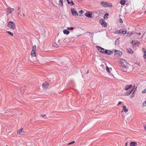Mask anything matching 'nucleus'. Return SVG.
<instances>
[{
  "label": "nucleus",
  "mask_w": 146,
  "mask_h": 146,
  "mask_svg": "<svg viewBox=\"0 0 146 146\" xmlns=\"http://www.w3.org/2000/svg\"><path fill=\"white\" fill-rule=\"evenodd\" d=\"M120 69L123 72H126L127 70V68L129 65L127 61L125 60L121 59L120 61Z\"/></svg>",
  "instance_id": "f257e3e1"
},
{
  "label": "nucleus",
  "mask_w": 146,
  "mask_h": 146,
  "mask_svg": "<svg viewBox=\"0 0 146 146\" xmlns=\"http://www.w3.org/2000/svg\"><path fill=\"white\" fill-rule=\"evenodd\" d=\"M7 26L13 30H14L16 28L15 24L13 21H9L8 23Z\"/></svg>",
  "instance_id": "f03ea898"
},
{
  "label": "nucleus",
  "mask_w": 146,
  "mask_h": 146,
  "mask_svg": "<svg viewBox=\"0 0 146 146\" xmlns=\"http://www.w3.org/2000/svg\"><path fill=\"white\" fill-rule=\"evenodd\" d=\"M101 4L103 7H112L111 3H108L104 1H102L101 2Z\"/></svg>",
  "instance_id": "7ed1b4c3"
},
{
  "label": "nucleus",
  "mask_w": 146,
  "mask_h": 146,
  "mask_svg": "<svg viewBox=\"0 0 146 146\" xmlns=\"http://www.w3.org/2000/svg\"><path fill=\"white\" fill-rule=\"evenodd\" d=\"M96 47L100 52L103 54H105V51L106 49H105L101 47L98 46H97Z\"/></svg>",
  "instance_id": "20e7f679"
},
{
  "label": "nucleus",
  "mask_w": 146,
  "mask_h": 146,
  "mask_svg": "<svg viewBox=\"0 0 146 146\" xmlns=\"http://www.w3.org/2000/svg\"><path fill=\"white\" fill-rule=\"evenodd\" d=\"M99 23L101 24L102 26L104 27H106L107 26V25L106 22H105V20L102 19L99 22Z\"/></svg>",
  "instance_id": "39448f33"
},
{
  "label": "nucleus",
  "mask_w": 146,
  "mask_h": 146,
  "mask_svg": "<svg viewBox=\"0 0 146 146\" xmlns=\"http://www.w3.org/2000/svg\"><path fill=\"white\" fill-rule=\"evenodd\" d=\"M14 10V9L11 7H8L6 9V12L7 15H8L9 14H11Z\"/></svg>",
  "instance_id": "423d86ee"
},
{
  "label": "nucleus",
  "mask_w": 146,
  "mask_h": 146,
  "mask_svg": "<svg viewBox=\"0 0 146 146\" xmlns=\"http://www.w3.org/2000/svg\"><path fill=\"white\" fill-rule=\"evenodd\" d=\"M72 14L74 16H78V15L77 12L74 9H72L71 10Z\"/></svg>",
  "instance_id": "0eeeda50"
},
{
  "label": "nucleus",
  "mask_w": 146,
  "mask_h": 146,
  "mask_svg": "<svg viewBox=\"0 0 146 146\" xmlns=\"http://www.w3.org/2000/svg\"><path fill=\"white\" fill-rule=\"evenodd\" d=\"M60 39L56 43L54 42L53 43V45L54 47H59V45H60L61 43L60 42Z\"/></svg>",
  "instance_id": "6e6552de"
},
{
  "label": "nucleus",
  "mask_w": 146,
  "mask_h": 146,
  "mask_svg": "<svg viewBox=\"0 0 146 146\" xmlns=\"http://www.w3.org/2000/svg\"><path fill=\"white\" fill-rule=\"evenodd\" d=\"M48 85L49 84L47 83L43 84L42 85L43 89H46L48 87Z\"/></svg>",
  "instance_id": "1a4fd4ad"
},
{
  "label": "nucleus",
  "mask_w": 146,
  "mask_h": 146,
  "mask_svg": "<svg viewBox=\"0 0 146 146\" xmlns=\"http://www.w3.org/2000/svg\"><path fill=\"white\" fill-rule=\"evenodd\" d=\"M115 52L116 54L118 55L119 56H120L122 54V53L119 50H115Z\"/></svg>",
  "instance_id": "9d476101"
},
{
  "label": "nucleus",
  "mask_w": 146,
  "mask_h": 146,
  "mask_svg": "<svg viewBox=\"0 0 146 146\" xmlns=\"http://www.w3.org/2000/svg\"><path fill=\"white\" fill-rule=\"evenodd\" d=\"M105 51V54L109 55L112 54L113 53V51H112L107 50H106Z\"/></svg>",
  "instance_id": "9b49d317"
},
{
  "label": "nucleus",
  "mask_w": 146,
  "mask_h": 146,
  "mask_svg": "<svg viewBox=\"0 0 146 146\" xmlns=\"http://www.w3.org/2000/svg\"><path fill=\"white\" fill-rule=\"evenodd\" d=\"M132 86V85H126L125 87V90H127L131 88Z\"/></svg>",
  "instance_id": "f8f14e48"
},
{
  "label": "nucleus",
  "mask_w": 146,
  "mask_h": 146,
  "mask_svg": "<svg viewBox=\"0 0 146 146\" xmlns=\"http://www.w3.org/2000/svg\"><path fill=\"white\" fill-rule=\"evenodd\" d=\"M85 16L88 17H92V14L91 13H90L89 12L86 13L85 14Z\"/></svg>",
  "instance_id": "ddd939ff"
},
{
  "label": "nucleus",
  "mask_w": 146,
  "mask_h": 146,
  "mask_svg": "<svg viewBox=\"0 0 146 146\" xmlns=\"http://www.w3.org/2000/svg\"><path fill=\"white\" fill-rule=\"evenodd\" d=\"M142 50L143 51L144 55L143 57L144 59H146V50L144 48H142Z\"/></svg>",
  "instance_id": "4468645a"
},
{
  "label": "nucleus",
  "mask_w": 146,
  "mask_h": 146,
  "mask_svg": "<svg viewBox=\"0 0 146 146\" xmlns=\"http://www.w3.org/2000/svg\"><path fill=\"white\" fill-rule=\"evenodd\" d=\"M137 145V143L132 141L130 143V146H136Z\"/></svg>",
  "instance_id": "2eb2a0df"
},
{
  "label": "nucleus",
  "mask_w": 146,
  "mask_h": 146,
  "mask_svg": "<svg viewBox=\"0 0 146 146\" xmlns=\"http://www.w3.org/2000/svg\"><path fill=\"white\" fill-rule=\"evenodd\" d=\"M67 1L68 4H70L71 6L73 5H74V3L71 0V1H70L69 0H67Z\"/></svg>",
  "instance_id": "dca6fc26"
},
{
  "label": "nucleus",
  "mask_w": 146,
  "mask_h": 146,
  "mask_svg": "<svg viewBox=\"0 0 146 146\" xmlns=\"http://www.w3.org/2000/svg\"><path fill=\"white\" fill-rule=\"evenodd\" d=\"M127 52L130 54H132L133 53V51L130 48H128L127 49Z\"/></svg>",
  "instance_id": "f3484780"
},
{
  "label": "nucleus",
  "mask_w": 146,
  "mask_h": 146,
  "mask_svg": "<svg viewBox=\"0 0 146 146\" xmlns=\"http://www.w3.org/2000/svg\"><path fill=\"white\" fill-rule=\"evenodd\" d=\"M122 108L124 112L126 113L128 111V110L126 108V106H123L122 107Z\"/></svg>",
  "instance_id": "a211bd4d"
},
{
  "label": "nucleus",
  "mask_w": 146,
  "mask_h": 146,
  "mask_svg": "<svg viewBox=\"0 0 146 146\" xmlns=\"http://www.w3.org/2000/svg\"><path fill=\"white\" fill-rule=\"evenodd\" d=\"M63 32L64 34H66L67 35L69 34L70 33V32L66 29L64 30Z\"/></svg>",
  "instance_id": "6ab92c4d"
},
{
  "label": "nucleus",
  "mask_w": 146,
  "mask_h": 146,
  "mask_svg": "<svg viewBox=\"0 0 146 146\" xmlns=\"http://www.w3.org/2000/svg\"><path fill=\"white\" fill-rule=\"evenodd\" d=\"M35 52L36 50H32V51L31 53V55L33 56H35L36 55Z\"/></svg>",
  "instance_id": "aec40b11"
},
{
  "label": "nucleus",
  "mask_w": 146,
  "mask_h": 146,
  "mask_svg": "<svg viewBox=\"0 0 146 146\" xmlns=\"http://www.w3.org/2000/svg\"><path fill=\"white\" fill-rule=\"evenodd\" d=\"M133 89H132L130 90H129V91H128L127 92H126V94L127 95H130L131 93L133 91Z\"/></svg>",
  "instance_id": "412c9836"
},
{
  "label": "nucleus",
  "mask_w": 146,
  "mask_h": 146,
  "mask_svg": "<svg viewBox=\"0 0 146 146\" xmlns=\"http://www.w3.org/2000/svg\"><path fill=\"white\" fill-rule=\"evenodd\" d=\"M125 3V0H121L120 1V3L121 5H124Z\"/></svg>",
  "instance_id": "4be33fe9"
},
{
  "label": "nucleus",
  "mask_w": 146,
  "mask_h": 146,
  "mask_svg": "<svg viewBox=\"0 0 146 146\" xmlns=\"http://www.w3.org/2000/svg\"><path fill=\"white\" fill-rule=\"evenodd\" d=\"M59 4L61 6H63V1L62 0H59Z\"/></svg>",
  "instance_id": "5701e85b"
},
{
  "label": "nucleus",
  "mask_w": 146,
  "mask_h": 146,
  "mask_svg": "<svg viewBox=\"0 0 146 146\" xmlns=\"http://www.w3.org/2000/svg\"><path fill=\"white\" fill-rule=\"evenodd\" d=\"M137 42V40H133L132 41V43L133 45H135L136 44Z\"/></svg>",
  "instance_id": "b1692460"
},
{
  "label": "nucleus",
  "mask_w": 146,
  "mask_h": 146,
  "mask_svg": "<svg viewBox=\"0 0 146 146\" xmlns=\"http://www.w3.org/2000/svg\"><path fill=\"white\" fill-rule=\"evenodd\" d=\"M22 130L23 129L22 128L20 129L18 131L17 133L20 134H21L22 132Z\"/></svg>",
  "instance_id": "393cba45"
},
{
  "label": "nucleus",
  "mask_w": 146,
  "mask_h": 146,
  "mask_svg": "<svg viewBox=\"0 0 146 146\" xmlns=\"http://www.w3.org/2000/svg\"><path fill=\"white\" fill-rule=\"evenodd\" d=\"M108 15H109V14L108 13H106L104 15V18H108Z\"/></svg>",
  "instance_id": "a878e982"
},
{
  "label": "nucleus",
  "mask_w": 146,
  "mask_h": 146,
  "mask_svg": "<svg viewBox=\"0 0 146 146\" xmlns=\"http://www.w3.org/2000/svg\"><path fill=\"white\" fill-rule=\"evenodd\" d=\"M121 34H125L127 33V31H126L122 30L121 31Z\"/></svg>",
  "instance_id": "bb28decb"
},
{
  "label": "nucleus",
  "mask_w": 146,
  "mask_h": 146,
  "mask_svg": "<svg viewBox=\"0 0 146 146\" xmlns=\"http://www.w3.org/2000/svg\"><path fill=\"white\" fill-rule=\"evenodd\" d=\"M7 32L11 36H13V34L10 31H7Z\"/></svg>",
  "instance_id": "cd10ccee"
},
{
  "label": "nucleus",
  "mask_w": 146,
  "mask_h": 146,
  "mask_svg": "<svg viewBox=\"0 0 146 146\" xmlns=\"http://www.w3.org/2000/svg\"><path fill=\"white\" fill-rule=\"evenodd\" d=\"M137 85H135V84H134L133 86V88L132 89H134V88H135V90H134L135 91V90H136V89H137Z\"/></svg>",
  "instance_id": "c85d7f7f"
},
{
  "label": "nucleus",
  "mask_w": 146,
  "mask_h": 146,
  "mask_svg": "<svg viewBox=\"0 0 146 146\" xmlns=\"http://www.w3.org/2000/svg\"><path fill=\"white\" fill-rule=\"evenodd\" d=\"M36 46L35 45H34L33 46V50H36Z\"/></svg>",
  "instance_id": "c756f323"
},
{
  "label": "nucleus",
  "mask_w": 146,
  "mask_h": 146,
  "mask_svg": "<svg viewBox=\"0 0 146 146\" xmlns=\"http://www.w3.org/2000/svg\"><path fill=\"white\" fill-rule=\"evenodd\" d=\"M75 143V141H73L71 142H70V143H68V145H71L72 144H74V143Z\"/></svg>",
  "instance_id": "7c9ffc66"
},
{
  "label": "nucleus",
  "mask_w": 146,
  "mask_h": 146,
  "mask_svg": "<svg viewBox=\"0 0 146 146\" xmlns=\"http://www.w3.org/2000/svg\"><path fill=\"white\" fill-rule=\"evenodd\" d=\"M106 70L107 72H110L109 68L108 66H107L106 67Z\"/></svg>",
  "instance_id": "2f4dec72"
},
{
  "label": "nucleus",
  "mask_w": 146,
  "mask_h": 146,
  "mask_svg": "<svg viewBox=\"0 0 146 146\" xmlns=\"http://www.w3.org/2000/svg\"><path fill=\"white\" fill-rule=\"evenodd\" d=\"M135 92V90H134L132 92V94L130 96V97L131 98H132V97H133V94Z\"/></svg>",
  "instance_id": "473e14b6"
},
{
  "label": "nucleus",
  "mask_w": 146,
  "mask_h": 146,
  "mask_svg": "<svg viewBox=\"0 0 146 146\" xmlns=\"http://www.w3.org/2000/svg\"><path fill=\"white\" fill-rule=\"evenodd\" d=\"M143 106L144 107L146 106V101H145L143 103Z\"/></svg>",
  "instance_id": "72a5a7b5"
},
{
  "label": "nucleus",
  "mask_w": 146,
  "mask_h": 146,
  "mask_svg": "<svg viewBox=\"0 0 146 146\" xmlns=\"http://www.w3.org/2000/svg\"><path fill=\"white\" fill-rule=\"evenodd\" d=\"M142 93H146V88L144 90L142 91Z\"/></svg>",
  "instance_id": "f704fd0d"
},
{
  "label": "nucleus",
  "mask_w": 146,
  "mask_h": 146,
  "mask_svg": "<svg viewBox=\"0 0 146 146\" xmlns=\"http://www.w3.org/2000/svg\"><path fill=\"white\" fill-rule=\"evenodd\" d=\"M127 34H129V35H130L131 34L133 35V34L132 33V32H127Z\"/></svg>",
  "instance_id": "c9c22d12"
},
{
  "label": "nucleus",
  "mask_w": 146,
  "mask_h": 146,
  "mask_svg": "<svg viewBox=\"0 0 146 146\" xmlns=\"http://www.w3.org/2000/svg\"><path fill=\"white\" fill-rule=\"evenodd\" d=\"M118 34H121V30L118 31Z\"/></svg>",
  "instance_id": "e433bc0d"
},
{
  "label": "nucleus",
  "mask_w": 146,
  "mask_h": 146,
  "mask_svg": "<svg viewBox=\"0 0 146 146\" xmlns=\"http://www.w3.org/2000/svg\"><path fill=\"white\" fill-rule=\"evenodd\" d=\"M79 12L80 14H82V13H84V11H83L81 10L80 11H79Z\"/></svg>",
  "instance_id": "4c0bfd02"
},
{
  "label": "nucleus",
  "mask_w": 146,
  "mask_h": 146,
  "mask_svg": "<svg viewBox=\"0 0 146 146\" xmlns=\"http://www.w3.org/2000/svg\"><path fill=\"white\" fill-rule=\"evenodd\" d=\"M119 22L121 23H122L123 22V21L121 19H119Z\"/></svg>",
  "instance_id": "58836bf2"
},
{
  "label": "nucleus",
  "mask_w": 146,
  "mask_h": 146,
  "mask_svg": "<svg viewBox=\"0 0 146 146\" xmlns=\"http://www.w3.org/2000/svg\"><path fill=\"white\" fill-rule=\"evenodd\" d=\"M74 29V28L73 27H70V30H73V29Z\"/></svg>",
  "instance_id": "ea45409f"
},
{
  "label": "nucleus",
  "mask_w": 146,
  "mask_h": 146,
  "mask_svg": "<svg viewBox=\"0 0 146 146\" xmlns=\"http://www.w3.org/2000/svg\"><path fill=\"white\" fill-rule=\"evenodd\" d=\"M118 31H115L114 32V33L116 34H118Z\"/></svg>",
  "instance_id": "a19ab883"
},
{
  "label": "nucleus",
  "mask_w": 146,
  "mask_h": 146,
  "mask_svg": "<svg viewBox=\"0 0 146 146\" xmlns=\"http://www.w3.org/2000/svg\"><path fill=\"white\" fill-rule=\"evenodd\" d=\"M121 103L122 102H119L117 104V105L118 106L120 104H121Z\"/></svg>",
  "instance_id": "79ce46f5"
},
{
  "label": "nucleus",
  "mask_w": 146,
  "mask_h": 146,
  "mask_svg": "<svg viewBox=\"0 0 146 146\" xmlns=\"http://www.w3.org/2000/svg\"><path fill=\"white\" fill-rule=\"evenodd\" d=\"M70 27H68L67 28V30H70Z\"/></svg>",
  "instance_id": "37998d69"
},
{
  "label": "nucleus",
  "mask_w": 146,
  "mask_h": 146,
  "mask_svg": "<svg viewBox=\"0 0 146 146\" xmlns=\"http://www.w3.org/2000/svg\"><path fill=\"white\" fill-rule=\"evenodd\" d=\"M127 142H126V143H125V146H127Z\"/></svg>",
  "instance_id": "c03bdc74"
},
{
  "label": "nucleus",
  "mask_w": 146,
  "mask_h": 146,
  "mask_svg": "<svg viewBox=\"0 0 146 146\" xmlns=\"http://www.w3.org/2000/svg\"><path fill=\"white\" fill-rule=\"evenodd\" d=\"M144 128H145V129L146 130V126H144Z\"/></svg>",
  "instance_id": "a18cd8bd"
},
{
  "label": "nucleus",
  "mask_w": 146,
  "mask_h": 146,
  "mask_svg": "<svg viewBox=\"0 0 146 146\" xmlns=\"http://www.w3.org/2000/svg\"><path fill=\"white\" fill-rule=\"evenodd\" d=\"M20 9V7H18V10H19V9Z\"/></svg>",
  "instance_id": "49530a36"
},
{
  "label": "nucleus",
  "mask_w": 146,
  "mask_h": 146,
  "mask_svg": "<svg viewBox=\"0 0 146 146\" xmlns=\"http://www.w3.org/2000/svg\"><path fill=\"white\" fill-rule=\"evenodd\" d=\"M137 35H140L141 34V33H139L137 34Z\"/></svg>",
  "instance_id": "de8ad7c7"
},
{
  "label": "nucleus",
  "mask_w": 146,
  "mask_h": 146,
  "mask_svg": "<svg viewBox=\"0 0 146 146\" xmlns=\"http://www.w3.org/2000/svg\"><path fill=\"white\" fill-rule=\"evenodd\" d=\"M118 40H116L115 41V43H117L118 42Z\"/></svg>",
  "instance_id": "09e8293b"
},
{
  "label": "nucleus",
  "mask_w": 146,
  "mask_h": 146,
  "mask_svg": "<svg viewBox=\"0 0 146 146\" xmlns=\"http://www.w3.org/2000/svg\"><path fill=\"white\" fill-rule=\"evenodd\" d=\"M118 40H116L115 41V43H117L118 42Z\"/></svg>",
  "instance_id": "8fccbe9b"
},
{
  "label": "nucleus",
  "mask_w": 146,
  "mask_h": 146,
  "mask_svg": "<svg viewBox=\"0 0 146 146\" xmlns=\"http://www.w3.org/2000/svg\"><path fill=\"white\" fill-rule=\"evenodd\" d=\"M45 115H42V117H44V116H45Z\"/></svg>",
  "instance_id": "3c124183"
},
{
  "label": "nucleus",
  "mask_w": 146,
  "mask_h": 146,
  "mask_svg": "<svg viewBox=\"0 0 146 146\" xmlns=\"http://www.w3.org/2000/svg\"><path fill=\"white\" fill-rule=\"evenodd\" d=\"M88 72H89V70H88L87 71V73H86V74L88 73Z\"/></svg>",
  "instance_id": "603ef678"
},
{
  "label": "nucleus",
  "mask_w": 146,
  "mask_h": 146,
  "mask_svg": "<svg viewBox=\"0 0 146 146\" xmlns=\"http://www.w3.org/2000/svg\"><path fill=\"white\" fill-rule=\"evenodd\" d=\"M23 15L24 16H25V15L24 14H23Z\"/></svg>",
  "instance_id": "864d4df0"
},
{
  "label": "nucleus",
  "mask_w": 146,
  "mask_h": 146,
  "mask_svg": "<svg viewBox=\"0 0 146 146\" xmlns=\"http://www.w3.org/2000/svg\"><path fill=\"white\" fill-rule=\"evenodd\" d=\"M137 65L139 66V63H138Z\"/></svg>",
  "instance_id": "5fc2aeb1"
},
{
  "label": "nucleus",
  "mask_w": 146,
  "mask_h": 146,
  "mask_svg": "<svg viewBox=\"0 0 146 146\" xmlns=\"http://www.w3.org/2000/svg\"><path fill=\"white\" fill-rule=\"evenodd\" d=\"M144 13H146V11H145V12H144Z\"/></svg>",
  "instance_id": "6e6d98bb"
},
{
  "label": "nucleus",
  "mask_w": 146,
  "mask_h": 146,
  "mask_svg": "<svg viewBox=\"0 0 146 146\" xmlns=\"http://www.w3.org/2000/svg\"><path fill=\"white\" fill-rule=\"evenodd\" d=\"M143 36V35L142 36V37H141V38H142Z\"/></svg>",
  "instance_id": "4d7b16f0"
},
{
  "label": "nucleus",
  "mask_w": 146,
  "mask_h": 146,
  "mask_svg": "<svg viewBox=\"0 0 146 146\" xmlns=\"http://www.w3.org/2000/svg\"><path fill=\"white\" fill-rule=\"evenodd\" d=\"M6 146H8V145H6Z\"/></svg>",
  "instance_id": "13d9d810"
}]
</instances>
